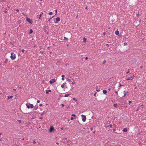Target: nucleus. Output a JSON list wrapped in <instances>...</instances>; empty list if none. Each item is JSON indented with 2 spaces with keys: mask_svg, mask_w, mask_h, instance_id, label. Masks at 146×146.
<instances>
[{
  "mask_svg": "<svg viewBox=\"0 0 146 146\" xmlns=\"http://www.w3.org/2000/svg\"><path fill=\"white\" fill-rule=\"evenodd\" d=\"M63 129H64L63 127H62V128H61V130H63Z\"/></svg>",
  "mask_w": 146,
  "mask_h": 146,
  "instance_id": "55",
  "label": "nucleus"
},
{
  "mask_svg": "<svg viewBox=\"0 0 146 146\" xmlns=\"http://www.w3.org/2000/svg\"><path fill=\"white\" fill-rule=\"evenodd\" d=\"M69 95H70V94H66V95L64 96V97H68Z\"/></svg>",
  "mask_w": 146,
  "mask_h": 146,
  "instance_id": "20",
  "label": "nucleus"
},
{
  "mask_svg": "<svg viewBox=\"0 0 146 146\" xmlns=\"http://www.w3.org/2000/svg\"><path fill=\"white\" fill-rule=\"evenodd\" d=\"M61 105L62 107H64V104H61Z\"/></svg>",
  "mask_w": 146,
  "mask_h": 146,
  "instance_id": "33",
  "label": "nucleus"
},
{
  "mask_svg": "<svg viewBox=\"0 0 146 146\" xmlns=\"http://www.w3.org/2000/svg\"><path fill=\"white\" fill-rule=\"evenodd\" d=\"M67 109H69V108H70V107L69 106H68V107H67Z\"/></svg>",
  "mask_w": 146,
  "mask_h": 146,
  "instance_id": "52",
  "label": "nucleus"
},
{
  "mask_svg": "<svg viewBox=\"0 0 146 146\" xmlns=\"http://www.w3.org/2000/svg\"><path fill=\"white\" fill-rule=\"evenodd\" d=\"M132 102L131 101H129V105H130V104Z\"/></svg>",
  "mask_w": 146,
  "mask_h": 146,
  "instance_id": "34",
  "label": "nucleus"
},
{
  "mask_svg": "<svg viewBox=\"0 0 146 146\" xmlns=\"http://www.w3.org/2000/svg\"><path fill=\"white\" fill-rule=\"evenodd\" d=\"M96 93H95V94H94V96H96Z\"/></svg>",
  "mask_w": 146,
  "mask_h": 146,
  "instance_id": "53",
  "label": "nucleus"
},
{
  "mask_svg": "<svg viewBox=\"0 0 146 146\" xmlns=\"http://www.w3.org/2000/svg\"><path fill=\"white\" fill-rule=\"evenodd\" d=\"M61 79H62V80H64V78H62Z\"/></svg>",
  "mask_w": 146,
  "mask_h": 146,
  "instance_id": "45",
  "label": "nucleus"
},
{
  "mask_svg": "<svg viewBox=\"0 0 146 146\" xmlns=\"http://www.w3.org/2000/svg\"><path fill=\"white\" fill-rule=\"evenodd\" d=\"M124 44L125 46H126L127 45V44L126 42H125L124 43Z\"/></svg>",
  "mask_w": 146,
  "mask_h": 146,
  "instance_id": "28",
  "label": "nucleus"
},
{
  "mask_svg": "<svg viewBox=\"0 0 146 146\" xmlns=\"http://www.w3.org/2000/svg\"><path fill=\"white\" fill-rule=\"evenodd\" d=\"M111 88H109V89L108 90L109 91H110L111 90Z\"/></svg>",
  "mask_w": 146,
  "mask_h": 146,
  "instance_id": "58",
  "label": "nucleus"
},
{
  "mask_svg": "<svg viewBox=\"0 0 146 146\" xmlns=\"http://www.w3.org/2000/svg\"><path fill=\"white\" fill-rule=\"evenodd\" d=\"M54 128L53 127H51L49 129V132H52V131L54 130Z\"/></svg>",
  "mask_w": 146,
  "mask_h": 146,
  "instance_id": "7",
  "label": "nucleus"
},
{
  "mask_svg": "<svg viewBox=\"0 0 146 146\" xmlns=\"http://www.w3.org/2000/svg\"><path fill=\"white\" fill-rule=\"evenodd\" d=\"M112 125H111V124H110V125H109V127H112Z\"/></svg>",
  "mask_w": 146,
  "mask_h": 146,
  "instance_id": "40",
  "label": "nucleus"
},
{
  "mask_svg": "<svg viewBox=\"0 0 146 146\" xmlns=\"http://www.w3.org/2000/svg\"><path fill=\"white\" fill-rule=\"evenodd\" d=\"M13 96H8V97L7 99L8 100H9L10 99H11V98H13Z\"/></svg>",
  "mask_w": 146,
  "mask_h": 146,
  "instance_id": "14",
  "label": "nucleus"
},
{
  "mask_svg": "<svg viewBox=\"0 0 146 146\" xmlns=\"http://www.w3.org/2000/svg\"><path fill=\"white\" fill-rule=\"evenodd\" d=\"M115 93L117 95H118V92L117 91H115Z\"/></svg>",
  "mask_w": 146,
  "mask_h": 146,
  "instance_id": "35",
  "label": "nucleus"
},
{
  "mask_svg": "<svg viewBox=\"0 0 146 146\" xmlns=\"http://www.w3.org/2000/svg\"><path fill=\"white\" fill-rule=\"evenodd\" d=\"M29 105H30V108H33L34 106L33 104H29Z\"/></svg>",
  "mask_w": 146,
  "mask_h": 146,
  "instance_id": "17",
  "label": "nucleus"
},
{
  "mask_svg": "<svg viewBox=\"0 0 146 146\" xmlns=\"http://www.w3.org/2000/svg\"><path fill=\"white\" fill-rule=\"evenodd\" d=\"M8 61V59H6L5 60V62H4V63L6 64L7 63Z\"/></svg>",
  "mask_w": 146,
  "mask_h": 146,
  "instance_id": "22",
  "label": "nucleus"
},
{
  "mask_svg": "<svg viewBox=\"0 0 146 146\" xmlns=\"http://www.w3.org/2000/svg\"><path fill=\"white\" fill-rule=\"evenodd\" d=\"M56 21H55L54 22L56 23H58V22L60 21V18L59 17H58L56 18Z\"/></svg>",
  "mask_w": 146,
  "mask_h": 146,
  "instance_id": "5",
  "label": "nucleus"
},
{
  "mask_svg": "<svg viewBox=\"0 0 146 146\" xmlns=\"http://www.w3.org/2000/svg\"><path fill=\"white\" fill-rule=\"evenodd\" d=\"M100 91V90H96V91H97V92H99V91Z\"/></svg>",
  "mask_w": 146,
  "mask_h": 146,
  "instance_id": "51",
  "label": "nucleus"
},
{
  "mask_svg": "<svg viewBox=\"0 0 146 146\" xmlns=\"http://www.w3.org/2000/svg\"><path fill=\"white\" fill-rule=\"evenodd\" d=\"M64 75H62V78H64Z\"/></svg>",
  "mask_w": 146,
  "mask_h": 146,
  "instance_id": "42",
  "label": "nucleus"
},
{
  "mask_svg": "<svg viewBox=\"0 0 146 146\" xmlns=\"http://www.w3.org/2000/svg\"><path fill=\"white\" fill-rule=\"evenodd\" d=\"M127 93L125 91H123V94H124V95L123 96V97H125Z\"/></svg>",
  "mask_w": 146,
  "mask_h": 146,
  "instance_id": "13",
  "label": "nucleus"
},
{
  "mask_svg": "<svg viewBox=\"0 0 146 146\" xmlns=\"http://www.w3.org/2000/svg\"><path fill=\"white\" fill-rule=\"evenodd\" d=\"M2 140V139L1 138H0V141H1Z\"/></svg>",
  "mask_w": 146,
  "mask_h": 146,
  "instance_id": "57",
  "label": "nucleus"
},
{
  "mask_svg": "<svg viewBox=\"0 0 146 146\" xmlns=\"http://www.w3.org/2000/svg\"><path fill=\"white\" fill-rule=\"evenodd\" d=\"M67 80L68 82H72V80H71V79H70L67 78Z\"/></svg>",
  "mask_w": 146,
  "mask_h": 146,
  "instance_id": "19",
  "label": "nucleus"
},
{
  "mask_svg": "<svg viewBox=\"0 0 146 146\" xmlns=\"http://www.w3.org/2000/svg\"><path fill=\"white\" fill-rule=\"evenodd\" d=\"M72 116H73V117H76V115L75 114H72Z\"/></svg>",
  "mask_w": 146,
  "mask_h": 146,
  "instance_id": "30",
  "label": "nucleus"
},
{
  "mask_svg": "<svg viewBox=\"0 0 146 146\" xmlns=\"http://www.w3.org/2000/svg\"><path fill=\"white\" fill-rule=\"evenodd\" d=\"M75 82H74V81L72 83V84H75Z\"/></svg>",
  "mask_w": 146,
  "mask_h": 146,
  "instance_id": "44",
  "label": "nucleus"
},
{
  "mask_svg": "<svg viewBox=\"0 0 146 146\" xmlns=\"http://www.w3.org/2000/svg\"><path fill=\"white\" fill-rule=\"evenodd\" d=\"M73 99L74 100H75V98H73Z\"/></svg>",
  "mask_w": 146,
  "mask_h": 146,
  "instance_id": "59",
  "label": "nucleus"
},
{
  "mask_svg": "<svg viewBox=\"0 0 146 146\" xmlns=\"http://www.w3.org/2000/svg\"><path fill=\"white\" fill-rule=\"evenodd\" d=\"M122 131L124 132H126L127 131V129L126 128H124Z\"/></svg>",
  "mask_w": 146,
  "mask_h": 146,
  "instance_id": "12",
  "label": "nucleus"
},
{
  "mask_svg": "<svg viewBox=\"0 0 146 146\" xmlns=\"http://www.w3.org/2000/svg\"><path fill=\"white\" fill-rule=\"evenodd\" d=\"M88 59V57H86V58H85V60H87Z\"/></svg>",
  "mask_w": 146,
  "mask_h": 146,
  "instance_id": "47",
  "label": "nucleus"
},
{
  "mask_svg": "<svg viewBox=\"0 0 146 146\" xmlns=\"http://www.w3.org/2000/svg\"><path fill=\"white\" fill-rule=\"evenodd\" d=\"M33 143L34 144H35L36 143V142H35V141H33Z\"/></svg>",
  "mask_w": 146,
  "mask_h": 146,
  "instance_id": "36",
  "label": "nucleus"
},
{
  "mask_svg": "<svg viewBox=\"0 0 146 146\" xmlns=\"http://www.w3.org/2000/svg\"><path fill=\"white\" fill-rule=\"evenodd\" d=\"M16 11L17 12H19V10L18 9H17L16 10Z\"/></svg>",
  "mask_w": 146,
  "mask_h": 146,
  "instance_id": "48",
  "label": "nucleus"
},
{
  "mask_svg": "<svg viewBox=\"0 0 146 146\" xmlns=\"http://www.w3.org/2000/svg\"><path fill=\"white\" fill-rule=\"evenodd\" d=\"M55 11V12L56 13V14H55V15H56L57 13V9H56Z\"/></svg>",
  "mask_w": 146,
  "mask_h": 146,
  "instance_id": "41",
  "label": "nucleus"
},
{
  "mask_svg": "<svg viewBox=\"0 0 146 146\" xmlns=\"http://www.w3.org/2000/svg\"><path fill=\"white\" fill-rule=\"evenodd\" d=\"M50 15H52V13L51 12H50L49 13Z\"/></svg>",
  "mask_w": 146,
  "mask_h": 146,
  "instance_id": "27",
  "label": "nucleus"
},
{
  "mask_svg": "<svg viewBox=\"0 0 146 146\" xmlns=\"http://www.w3.org/2000/svg\"><path fill=\"white\" fill-rule=\"evenodd\" d=\"M51 92V91L50 90H46V93L47 94H48V92Z\"/></svg>",
  "mask_w": 146,
  "mask_h": 146,
  "instance_id": "10",
  "label": "nucleus"
},
{
  "mask_svg": "<svg viewBox=\"0 0 146 146\" xmlns=\"http://www.w3.org/2000/svg\"><path fill=\"white\" fill-rule=\"evenodd\" d=\"M103 92L104 94H106L107 92V90H103Z\"/></svg>",
  "mask_w": 146,
  "mask_h": 146,
  "instance_id": "11",
  "label": "nucleus"
},
{
  "mask_svg": "<svg viewBox=\"0 0 146 146\" xmlns=\"http://www.w3.org/2000/svg\"><path fill=\"white\" fill-rule=\"evenodd\" d=\"M43 14V13H41V14L39 15H37V18H38L39 19H40V18L41 17L42 15Z\"/></svg>",
  "mask_w": 146,
  "mask_h": 146,
  "instance_id": "8",
  "label": "nucleus"
},
{
  "mask_svg": "<svg viewBox=\"0 0 146 146\" xmlns=\"http://www.w3.org/2000/svg\"><path fill=\"white\" fill-rule=\"evenodd\" d=\"M134 76H131L130 77H129L126 79V80H130L133 79V77Z\"/></svg>",
  "mask_w": 146,
  "mask_h": 146,
  "instance_id": "6",
  "label": "nucleus"
},
{
  "mask_svg": "<svg viewBox=\"0 0 146 146\" xmlns=\"http://www.w3.org/2000/svg\"><path fill=\"white\" fill-rule=\"evenodd\" d=\"M119 87H121V86H123V85H122L120 84H119Z\"/></svg>",
  "mask_w": 146,
  "mask_h": 146,
  "instance_id": "37",
  "label": "nucleus"
},
{
  "mask_svg": "<svg viewBox=\"0 0 146 146\" xmlns=\"http://www.w3.org/2000/svg\"><path fill=\"white\" fill-rule=\"evenodd\" d=\"M40 102V100H37V103H39Z\"/></svg>",
  "mask_w": 146,
  "mask_h": 146,
  "instance_id": "43",
  "label": "nucleus"
},
{
  "mask_svg": "<svg viewBox=\"0 0 146 146\" xmlns=\"http://www.w3.org/2000/svg\"><path fill=\"white\" fill-rule=\"evenodd\" d=\"M37 108H38V106H35L34 107L35 110H36L37 109Z\"/></svg>",
  "mask_w": 146,
  "mask_h": 146,
  "instance_id": "23",
  "label": "nucleus"
},
{
  "mask_svg": "<svg viewBox=\"0 0 146 146\" xmlns=\"http://www.w3.org/2000/svg\"><path fill=\"white\" fill-rule=\"evenodd\" d=\"M42 104H39V106H40V107L42 106Z\"/></svg>",
  "mask_w": 146,
  "mask_h": 146,
  "instance_id": "38",
  "label": "nucleus"
},
{
  "mask_svg": "<svg viewBox=\"0 0 146 146\" xmlns=\"http://www.w3.org/2000/svg\"><path fill=\"white\" fill-rule=\"evenodd\" d=\"M81 116L82 117V120L83 121L85 122L86 121V117L85 115H81Z\"/></svg>",
  "mask_w": 146,
  "mask_h": 146,
  "instance_id": "2",
  "label": "nucleus"
},
{
  "mask_svg": "<svg viewBox=\"0 0 146 146\" xmlns=\"http://www.w3.org/2000/svg\"><path fill=\"white\" fill-rule=\"evenodd\" d=\"M83 42H85L87 40V39L86 38H84L83 39Z\"/></svg>",
  "mask_w": 146,
  "mask_h": 146,
  "instance_id": "18",
  "label": "nucleus"
},
{
  "mask_svg": "<svg viewBox=\"0 0 146 146\" xmlns=\"http://www.w3.org/2000/svg\"><path fill=\"white\" fill-rule=\"evenodd\" d=\"M113 126H114V127H115V128L116 126V125H113Z\"/></svg>",
  "mask_w": 146,
  "mask_h": 146,
  "instance_id": "50",
  "label": "nucleus"
},
{
  "mask_svg": "<svg viewBox=\"0 0 146 146\" xmlns=\"http://www.w3.org/2000/svg\"><path fill=\"white\" fill-rule=\"evenodd\" d=\"M13 90L14 91H15L16 90V89H13Z\"/></svg>",
  "mask_w": 146,
  "mask_h": 146,
  "instance_id": "54",
  "label": "nucleus"
},
{
  "mask_svg": "<svg viewBox=\"0 0 146 146\" xmlns=\"http://www.w3.org/2000/svg\"><path fill=\"white\" fill-rule=\"evenodd\" d=\"M119 32L118 31V30H117L115 32V34L116 35H118L119 34Z\"/></svg>",
  "mask_w": 146,
  "mask_h": 146,
  "instance_id": "9",
  "label": "nucleus"
},
{
  "mask_svg": "<svg viewBox=\"0 0 146 146\" xmlns=\"http://www.w3.org/2000/svg\"><path fill=\"white\" fill-rule=\"evenodd\" d=\"M138 110H139V109H137V111H138Z\"/></svg>",
  "mask_w": 146,
  "mask_h": 146,
  "instance_id": "63",
  "label": "nucleus"
},
{
  "mask_svg": "<svg viewBox=\"0 0 146 146\" xmlns=\"http://www.w3.org/2000/svg\"><path fill=\"white\" fill-rule=\"evenodd\" d=\"M106 62V61L105 60H104L103 62V64H105Z\"/></svg>",
  "mask_w": 146,
  "mask_h": 146,
  "instance_id": "26",
  "label": "nucleus"
},
{
  "mask_svg": "<svg viewBox=\"0 0 146 146\" xmlns=\"http://www.w3.org/2000/svg\"><path fill=\"white\" fill-rule=\"evenodd\" d=\"M26 21H27L29 23L32 24L33 23V22L31 19L29 18H27L26 19Z\"/></svg>",
  "mask_w": 146,
  "mask_h": 146,
  "instance_id": "3",
  "label": "nucleus"
},
{
  "mask_svg": "<svg viewBox=\"0 0 146 146\" xmlns=\"http://www.w3.org/2000/svg\"><path fill=\"white\" fill-rule=\"evenodd\" d=\"M137 16H139V14H137Z\"/></svg>",
  "mask_w": 146,
  "mask_h": 146,
  "instance_id": "62",
  "label": "nucleus"
},
{
  "mask_svg": "<svg viewBox=\"0 0 146 146\" xmlns=\"http://www.w3.org/2000/svg\"><path fill=\"white\" fill-rule=\"evenodd\" d=\"M74 119V118L73 117H71L70 119L71 120H73Z\"/></svg>",
  "mask_w": 146,
  "mask_h": 146,
  "instance_id": "39",
  "label": "nucleus"
},
{
  "mask_svg": "<svg viewBox=\"0 0 146 146\" xmlns=\"http://www.w3.org/2000/svg\"><path fill=\"white\" fill-rule=\"evenodd\" d=\"M64 40H68V38L65 37H64Z\"/></svg>",
  "mask_w": 146,
  "mask_h": 146,
  "instance_id": "21",
  "label": "nucleus"
},
{
  "mask_svg": "<svg viewBox=\"0 0 146 146\" xmlns=\"http://www.w3.org/2000/svg\"><path fill=\"white\" fill-rule=\"evenodd\" d=\"M129 69H128V71H127L126 72V74H128L129 72Z\"/></svg>",
  "mask_w": 146,
  "mask_h": 146,
  "instance_id": "32",
  "label": "nucleus"
},
{
  "mask_svg": "<svg viewBox=\"0 0 146 146\" xmlns=\"http://www.w3.org/2000/svg\"><path fill=\"white\" fill-rule=\"evenodd\" d=\"M33 32V30L31 29L30 30V31L29 33V34H31Z\"/></svg>",
  "mask_w": 146,
  "mask_h": 146,
  "instance_id": "15",
  "label": "nucleus"
},
{
  "mask_svg": "<svg viewBox=\"0 0 146 146\" xmlns=\"http://www.w3.org/2000/svg\"><path fill=\"white\" fill-rule=\"evenodd\" d=\"M56 144H57V145H58V144H59V143H58V142L56 143Z\"/></svg>",
  "mask_w": 146,
  "mask_h": 146,
  "instance_id": "61",
  "label": "nucleus"
},
{
  "mask_svg": "<svg viewBox=\"0 0 146 146\" xmlns=\"http://www.w3.org/2000/svg\"><path fill=\"white\" fill-rule=\"evenodd\" d=\"M90 129H91V130H92L93 129V128H90Z\"/></svg>",
  "mask_w": 146,
  "mask_h": 146,
  "instance_id": "60",
  "label": "nucleus"
},
{
  "mask_svg": "<svg viewBox=\"0 0 146 146\" xmlns=\"http://www.w3.org/2000/svg\"><path fill=\"white\" fill-rule=\"evenodd\" d=\"M66 82H64L63 83V84L64 86L66 84Z\"/></svg>",
  "mask_w": 146,
  "mask_h": 146,
  "instance_id": "49",
  "label": "nucleus"
},
{
  "mask_svg": "<svg viewBox=\"0 0 146 146\" xmlns=\"http://www.w3.org/2000/svg\"><path fill=\"white\" fill-rule=\"evenodd\" d=\"M26 106H27V108L28 109H29V108H30V106L29 105H28V104H26Z\"/></svg>",
  "mask_w": 146,
  "mask_h": 146,
  "instance_id": "16",
  "label": "nucleus"
},
{
  "mask_svg": "<svg viewBox=\"0 0 146 146\" xmlns=\"http://www.w3.org/2000/svg\"><path fill=\"white\" fill-rule=\"evenodd\" d=\"M61 87L62 88H64V86L63 84H62L61 86Z\"/></svg>",
  "mask_w": 146,
  "mask_h": 146,
  "instance_id": "31",
  "label": "nucleus"
},
{
  "mask_svg": "<svg viewBox=\"0 0 146 146\" xmlns=\"http://www.w3.org/2000/svg\"><path fill=\"white\" fill-rule=\"evenodd\" d=\"M53 17L50 18L48 20V21L50 22V23H51L52 22L50 21V20L53 18Z\"/></svg>",
  "mask_w": 146,
  "mask_h": 146,
  "instance_id": "25",
  "label": "nucleus"
},
{
  "mask_svg": "<svg viewBox=\"0 0 146 146\" xmlns=\"http://www.w3.org/2000/svg\"><path fill=\"white\" fill-rule=\"evenodd\" d=\"M66 46H68V44H67V45H66Z\"/></svg>",
  "mask_w": 146,
  "mask_h": 146,
  "instance_id": "64",
  "label": "nucleus"
},
{
  "mask_svg": "<svg viewBox=\"0 0 146 146\" xmlns=\"http://www.w3.org/2000/svg\"><path fill=\"white\" fill-rule=\"evenodd\" d=\"M11 58L12 60H15L16 58L15 55L14 54V53L12 52L11 53Z\"/></svg>",
  "mask_w": 146,
  "mask_h": 146,
  "instance_id": "1",
  "label": "nucleus"
},
{
  "mask_svg": "<svg viewBox=\"0 0 146 146\" xmlns=\"http://www.w3.org/2000/svg\"><path fill=\"white\" fill-rule=\"evenodd\" d=\"M25 50L23 49H22L21 50V51L23 53H24V52H25Z\"/></svg>",
  "mask_w": 146,
  "mask_h": 146,
  "instance_id": "29",
  "label": "nucleus"
},
{
  "mask_svg": "<svg viewBox=\"0 0 146 146\" xmlns=\"http://www.w3.org/2000/svg\"><path fill=\"white\" fill-rule=\"evenodd\" d=\"M39 119H42V117H40L39 118Z\"/></svg>",
  "mask_w": 146,
  "mask_h": 146,
  "instance_id": "56",
  "label": "nucleus"
},
{
  "mask_svg": "<svg viewBox=\"0 0 146 146\" xmlns=\"http://www.w3.org/2000/svg\"><path fill=\"white\" fill-rule=\"evenodd\" d=\"M56 81V80L54 78L52 79L51 80H50L49 81V83L50 84H51L52 83L55 82Z\"/></svg>",
  "mask_w": 146,
  "mask_h": 146,
  "instance_id": "4",
  "label": "nucleus"
},
{
  "mask_svg": "<svg viewBox=\"0 0 146 146\" xmlns=\"http://www.w3.org/2000/svg\"><path fill=\"white\" fill-rule=\"evenodd\" d=\"M116 130V129H113V132H115Z\"/></svg>",
  "mask_w": 146,
  "mask_h": 146,
  "instance_id": "46",
  "label": "nucleus"
},
{
  "mask_svg": "<svg viewBox=\"0 0 146 146\" xmlns=\"http://www.w3.org/2000/svg\"><path fill=\"white\" fill-rule=\"evenodd\" d=\"M113 106L114 107L116 108L117 106V104H114Z\"/></svg>",
  "mask_w": 146,
  "mask_h": 146,
  "instance_id": "24",
  "label": "nucleus"
}]
</instances>
